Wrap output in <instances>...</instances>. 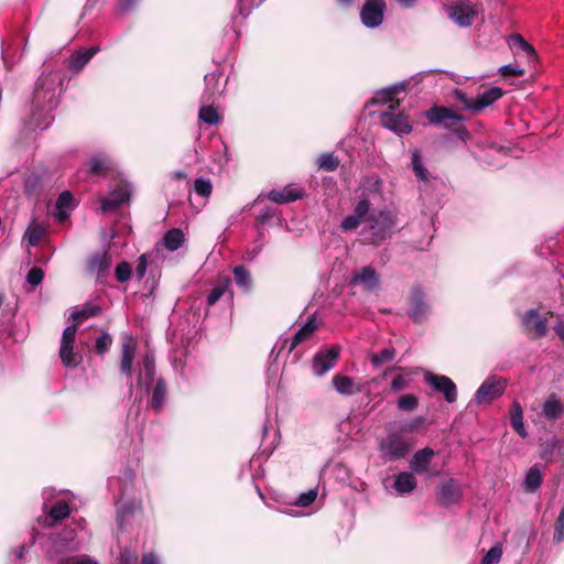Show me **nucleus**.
Instances as JSON below:
<instances>
[{
  "mask_svg": "<svg viewBox=\"0 0 564 564\" xmlns=\"http://www.w3.org/2000/svg\"><path fill=\"white\" fill-rule=\"evenodd\" d=\"M165 397H166V387L164 384V381L162 379H159L156 381V384H155V388H154V391L152 394V400H151V405L155 411H160L163 408Z\"/></svg>",
  "mask_w": 564,
  "mask_h": 564,
  "instance_id": "obj_38",
  "label": "nucleus"
},
{
  "mask_svg": "<svg viewBox=\"0 0 564 564\" xmlns=\"http://www.w3.org/2000/svg\"><path fill=\"white\" fill-rule=\"evenodd\" d=\"M398 106V101L390 104L389 110L380 115L381 124L397 134H408L411 132L412 126L403 113L395 112Z\"/></svg>",
  "mask_w": 564,
  "mask_h": 564,
  "instance_id": "obj_8",
  "label": "nucleus"
},
{
  "mask_svg": "<svg viewBox=\"0 0 564 564\" xmlns=\"http://www.w3.org/2000/svg\"><path fill=\"white\" fill-rule=\"evenodd\" d=\"M446 12L458 26L465 28L473 24L478 9L469 1L459 0L448 6Z\"/></svg>",
  "mask_w": 564,
  "mask_h": 564,
  "instance_id": "obj_7",
  "label": "nucleus"
},
{
  "mask_svg": "<svg viewBox=\"0 0 564 564\" xmlns=\"http://www.w3.org/2000/svg\"><path fill=\"white\" fill-rule=\"evenodd\" d=\"M76 333V325H69L62 334L59 357L66 368H76L82 361L80 354L74 351Z\"/></svg>",
  "mask_w": 564,
  "mask_h": 564,
  "instance_id": "obj_6",
  "label": "nucleus"
},
{
  "mask_svg": "<svg viewBox=\"0 0 564 564\" xmlns=\"http://www.w3.org/2000/svg\"><path fill=\"white\" fill-rule=\"evenodd\" d=\"M184 242L185 236L183 231L178 228L167 230L162 238V245L166 250L171 252L180 249L184 245Z\"/></svg>",
  "mask_w": 564,
  "mask_h": 564,
  "instance_id": "obj_31",
  "label": "nucleus"
},
{
  "mask_svg": "<svg viewBox=\"0 0 564 564\" xmlns=\"http://www.w3.org/2000/svg\"><path fill=\"white\" fill-rule=\"evenodd\" d=\"M229 283V279H226L225 283L215 286L207 296V304L209 306L216 304L224 295Z\"/></svg>",
  "mask_w": 564,
  "mask_h": 564,
  "instance_id": "obj_48",
  "label": "nucleus"
},
{
  "mask_svg": "<svg viewBox=\"0 0 564 564\" xmlns=\"http://www.w3.org/2000/svg\"><path fill=\"white\" fill-rule=\"evenodd\" d=\"M67 564H98L94 558L83 555L70 558Z\"/></svg>",
  "mask_w": 564,
  "mask_h": 564,
  "instance_id": "obj_61",
  "label": "nucleus"
},
{
  "mask_svg": "<svg viewBox=\"0 0 564 564\" xmlns=\"http://www.w3.org/2000/svg\"><path fill=\"white\" fill-rule=\"evenodd\" d=\"M369 231L372 236L371 241L375 245L380 243L387 238L395 225V217L391 212L380 210L371 214L369 217Z\"/></svg>",
  "mask_w": 564,
  "mask_h": 564,
  "instance_id": "obj_5",
  "label": "nucleus"
},
{
  "mask_svg": "<svg viewBox=\"0 0 564 564\" xmlns=\"http://www.w3.org/2000/svg\"><path fill=\"white\" fill-rule=\"evenodd\" d=\"M563 412V406L561 402L554 398H549L542 406V413L543 415L549 420H555L561 416Z\"/></svg>",
  "mask_w": 564,
  "mask_h": 564,
  "instance_id": "obj_34",
  "label": "nucleus"
},
{
  "mask_svg": "<svg viewBox=\"0 0 564 564\" xmlns=\"http://www.w3.org/2000/svg\"><path fill=\"white\" fill-rule=\"evenodd\" d=\"M317 164L326 171H334L338 166V160L332 153H324L318 158Z\"/></svg>",
  "mask_w": 564,
  "mask_h": 564,
  "instance_id": "obj_46",
  "label": "nucleus"
},
{
  "mask_svg": "<svg viewBox=\"0 0 564 564\" xmlns=\"http://www.w3.org/2000/svg\"><path fill=\"white\" fill-rule=\"evenodd\" d=\"M303 196V189L293 185H288L282 189H272L268 194V198L278 204H286L294 202Z\"/></svg>",
  "mask_w": 564,
  "mask_h": 564,
  "instance_id": "obj_21",
  "label": "nucleus"
},
{
  "mask_svg": "<svg viewBox=\"0 0 564 564\" xmlns=\"http://www.w3.org/2000/svg\"><path fill=\"white\" fill-rule=\"evenodd\" d=\"M394 348H384L379 354H376L371 357V364L373 367H379L382 364L389 362L395 357Z\"/></svg>",
  "mask_w": 564,
  "mask_h": 564,
  "instance_id": "obj_41",
  "label": "nucleus"
},
{
  "mask_svg": "<svg viewBox=\"0 0 564 564\" xmlns=\"http://www.w3.org/2000/svg\"><path fill=\"white\" fill-rule=\"evenodd\" d=\"M510 421L513 430L521 436H527V431L523 423V412L519 402H513L510 412Z\"/></svg>",
  "mask_w": 564,
  "mask_h": 564,
  "instance_id": "obj_33",
  "label": "nucleus"
},
{
  "mask_svg": "<svg viewBox=\"0 0 564 564\" xmlns=\"http://www.w3.org/2000/svg\"><path fill=\"white\" fill-rule=\"evenodd\" d=\"M499 72L503 76H521L524 74V69L518 64H507L499 68Z\"/></svg>",
  "mask_w": 564,
  "mask_h": 564,
  "instance_id": "obj_54",
  "label": "nucleus"
},
{
  "mask_svg": "<svg viewBox=\"0 0 564 564\" xmlns=\"http://www.w3.org/2000/svg\"><path fill=\"white\" fill-rule=\"evenodd\" d=\"M411 378L409 375H399L391 382V390L393 392L406 389L410 386Z\"/></svg>",
  "mask_w": 564,
  "mask_h": 564,
  "instance_id": "obj_52",
  "label": "nucleus"
},
{
  "mask_svg": "<svg viewBox=\"0 0 564 564\" xmlns=\"http://www.w3.org/2000/svg\"><path fill=\"white\" fill-rule=\"evenodd\" d=\"M155 375V361L151 354H147L142 358L141 369L138 377V386L149 391Z\"/></svg>",
  "mask_w": 564,
  "mask_h": 564,
  "instance_id": "obj_18",
  "label": "nucleus"
},
{
  "mask_svg": "<svg viewBox=\"0 0 564 564\" xmlns=\"http://www.w3.org/2000/svg\"><path fill=\"white\" fill-rule=\"evenodd\" d=\"M110 345H111V338L108 334H101L96 339V350L99 354H105L109 349Z\"/></svg>",
  "mask_w": 564,
  "mask_h": 564,
  "instance_id": "obj_55",
  "label": "nucleus"
},
{
  "mask_svg": "<svg viewBox=\"0 0 564 564\" xmlns=\"http://www.w3.org/2000/svg\"><path fill=\"white\" fill-rule=\"evenodd\" d=\"M384 11V0H366L360 10L362 24L370 29L379 26L383 21Z\"/></svg>",
  "mask_w": 564,
  "mask_h": 564,
  "instance_id": "obj_9",
  "label": "nucleus"
},
{
  "mask_svg": "<svg viewBox=\"0 0 564 564\" xmlns=\"http://www.w3.org/2000/svg\"><path fill=\"white\" fill-rule=\"evenodd\" d=\"M380 452L386 460H397L403 458L410 451V445L395 435H391L381 441Z\"/></svg>",
  "mask_w": 564,
  "mask_h": 564,
  "instance_id": "obj_12",
  "label": "nucleus"
},
{
  "mask_svg": "<svg viewBox=\"0 0 564 564\" xmlns=\"http://www.w3.org/2000/svg\"><path fill=\"white\" fill-rule=\"evenodd\" d=\"M398 408L402 411H413L417 408V398L413 394H402L398 399Z\"/></svg>",
  "mask_w": 564,
  "mask_h": 564,
  "instance_id": "obj_45",
  "label": "nucleus"
},
{
  "mask_svg": "<svg viewBox=\"0 0 564 564\" xmlns=\"http://www.w3.org/2000/svg\"><path fill=\"white\" fill-rule=\"evenodd\" d=\"M351 283L360 284L366 290L373 291L379 285V278L373 268L364 267L360 271L354 273Z\"/></svg>",
  "mask_w": 564,
  "mask_h": 564,
  "instance_id": "obj_22",
  "label": "nucleus"
},
{
  "mask_svg": "<svg viewBox=\"0 0 564 564\" xmlns=\"http://www.w3.org/2000/svg\"><path fill=\"white\" fill-rule=\"evenodd\" d=\"M506 388V382L497 377H489L478 388L475 394V401L478 404L489 403L499 398Z\"/></svg>",
  "mask_w": 564,
  "mask_h": 564,
  "instance_id": "obj_11",
  "label": "nucleus"
},
{
  "mask_svg": "<svg viewBox=\"0 0 564 564\" xmlns=\"http://www.w3.org/2000/svg\"><path fill=\"white\" fill-rule=\"evenodd\" d=\"M543 475L541 469L534 465L532 466L524 478L523 488L528 492L535 491L542 484Z\"/></svg>",
  "mask_w": 564,
  "mask_h": 564,
  "instance_id": "obj_32",
  "label": "nucleus"
},
{
  "mask_svg": "<svg viewBox=\"0 0 564 564\" xmlns=\"http://www.w3.org/2000/svg\"><path fill=\"white\" fill-rule=\"evenodd\" d=\"M316 498H317V490L310 489L306 492H302L295 500L294 505L299 506V507H307L312 502H314Z\"/></svg>",
  "mask_w": 564,
  "mask_h": 564,
  "instance_id": "obj_51",
  "label": "nucleus"
},
{
  "mask_svg": "<svg viewBox=\"0 0 564 564\" xmlns=\"http://www.w3.org/2000/svg\"><path fill=\"white\" fill-rule=\"evenodd\" d=\"M425 381L433 387L435 390L442 392L444 394L445 400L448 403H453L457 399V389L456 384L446 376L442 375H433L431 372H426L424 376Z\"/></svg>",
  "mask_w": 564,
  "mask_h": 564,
  "instance_id": "obj_14",
  "label": "nucleus"
},
{
  "mask_svg": "<svg viewBox=\"0 0 564 564\" xmlns=\"http://www.w3.org/2000/svg\"><path fill=\"white\" fill-rule=\"evenodd\" d=\"M147 258L144 254L140 256L138 259L137 268H135V274L138 279H142L147 271Z\"/></svg>",
  "mask_w": 564,
  "mask_h": 564,
  "instance_id": "obj_59",
  "label": "nucleus"
},
{
  "mask_svg": "<svg viewBox=\"0 0 564 564\" xmlns=\"http://www.w3.org/2000/svg\"><path fill=\"white\" fill-rule=\"evenodd\" d=\"M333 386L335 390L343 395H352L361 391L360 386H358L352 378L339 373L333 377Z\"/></svg>",
  "mask_w": 564,
  "mask_h": 564,
  "instance_id": "obj_27",
  "label": "nucleus"
},
{
  "mask_svg": "<svg viewBox=\"0 0 564 564\" xmlns=\"http://www.w3.org/2000/svg\"><path fill=\"white\" fill-rule=\"evenodd\" d=\"M98 51L99 47L96 46L73 53L68 61V68L74 73L80 72Z\"/></svg>",
  "mask_w": 564,
  "mask_h": 564,
  "instance_id": "obj_24",
  "label": "nucleus"
},
{
  "mask_svg": "<svg viewBox=\"0 0 564 564\" xmlns=\"http://www.w3.org/2000/svg\"><path fill=\"white\" fill-rule=\"evenodd\" d=\"M508 44L517 54L523 53L530 62L536 58V52L520 34H513L509 37Z\"/></svg>",
  "mask_w": 564,
  "mask_h": 564,
  "instance_id": "obj_29",
  "label": "nucleus"
},
{
  "mask_svg": "<svg viewBox=\"0 0 564 564\" xmlns=\"http://www.w3.org/2000/svg\"><path fill=\"white\" fill-rule=\"evenodd\" d=\"M131 194V184L127 182L120 183L109 193L108 197L101 198V210L109 212L120 207L122 204L129 202Z\"/></svg>",
  "mask_w": 564,
  "mask_h": 564,
  "instance_id": "obj_13",
  "label": "nucleus"
},
{
  "mask_svg": "<svg viewBox=\"0 0 564 564\" xmlns=\"http://www.w3.org/2000/svg\"><path fill=\"white\" fill-rule=\"evenodd\" d=\"M554 332L558 336V338L562 340V343L564 344V323L563 322L556 323L554 326Z\"/></svg>",
  "mask_w": 564,
  "mask_h": 564,
  "instance_id": "obj_64",
  "label": "nucleus"
},
{
  "mask_svg": "<svg viewBox=\"0 0 564 564\" xmlns=\"http://www.w3.org/2000/svg\"><path fill=\"white\" fill-rule=\"evenodd\" d=\"M369 210L370 202L367 198H360L354 213L343 219L340 227L345 231L356 229L364 221Z\"/></svg>",
  "mask_w": 564,
  "mask_h": 564,
  "instance_id": "obj_17",
  "label": "nucleus"
},
{
  "mask_svg": "<svg viewBox=\"0 0 564 564\" xmlns=\"http://www.w3.org/2000/svg\"><path fill=\"white\" fill-rule=\"evenodd\" d=\"M502 555L501 546L491 547L482 557L480 564H498Z\"/></svg>",
  "mask_w": 564,
  "mask_h": 564,
  "instance_id": "obj_49",
  "label": "nucleus"
},
{
  "mask_svg": "<svg viewBox=\"0 0 564 564\" xmlns=\"http://www.w3.org/2000/svg\"><path fill=\"white\" fill-rule=\"evenodd\" d=\"M111 263L112 258L108 251L96 252L88 261V270L97 276H105Z\"/></svg>",
  "mask_w": 564,
  "mask_h": 564,
  "instance_id": "obj_23",
  "label": "nucleus"
},
{
  "mask_svg": "<svg viewBox=\"0 0 564 564\" xmlns=\"http://www.w3.org/2000/svg\"><path fill=\"white\" fill-rule=\"evenodd\" d=\"M115 275L118 282H127L131 276V267L128 262H120L115 271Z\"/></svg>",
  "mask_w": 564,
  "mask_h": 564,
  "instance_id": "obj_50",
  "label": "nucleus"
},
{
  "mask_svg": "<svg viewBox=\"0 0 564 564\" xmlns=\"http://www.w3.org/2000/svg\"><path fill=\"white\" fill-rule=\"evenodd\" d=\"M119 564H138V554L127 549L120 552Z\"/></svg>",
  "mask_w": 564,
  "mask_h": 564,
  "instance_id": "obj_56",
  "label": "nucleus"
},
{
  "mask_svg": "<svg viewBox=\"0 0 564 564\" xmlns=\"http://www.w3.org/2000/svg\"><path fill=\"white\" fill-rule=\"evenodd\" d=\"M387 88L389 89L390 94L395 96L405 89V82L393 84Z\"/></svg>",
  "mask_w": 564,
  "mask_h": 564,
  "instance_id": "obj_62",
  "label": "nucleus"
},
{
  "mask_svg": "<svg viewBox=\"0 0 564 564\" xmlns=\"http://www.w3.org/2000/svg\"><path fill=\"white\" fill-rule=\"evenodd\" d=\"M58 82L59 75L57 73L42 74L35 85L33 106L34 110L43 112L45 122H40L35 116L32 119V124L35 129L44 130L50 124L47 113L53 110L58 104Z\"/></svg>",
  "mask_w": 564,
  "mask_h": 564,
  "instance_id": "obj_1",
  "label": "nucleus"
},
{
  "mask_svg": "<svg viewBox=\"0 0 564 564\" xmlns=\"http://www.w3.org/2000/svg\"><path fill=\"white\" fill-rule=\"evenodd\" d=\"M109 167V161L107 158L104 156H93L90 160V171L94 174L101 175L104 174Z\"/></svg>",
  "mask_w": 564,
  "mask_h": 564,
  "instance_id": "obj_44",
  "label": "nucleus"
},
{
  "mask_svg": "<svg viewBox=\"0 0 564 564\" xmlns=\"http://www.w3.org/2000/svg\"><path fill=\"white\" fill-rule=\"evenodd\" d=\"M194 189L198 195L209 197L213 192V184L208 178L198 177L195 180Z\"/></svg>",
  "mask_w": 564,
  "mask_h": 564,
  "instance_id": "obj_43",
  "label": "nucleus"
},
{
  "mask_svg": "<svg viewBox=\"0 0 564 564\" xmlns=\"http://www.w3.org/2000/svg\"><path fill=\"white\" fill-rule=\"evenodd\" d=\"M316 329V324L313 319L307 321L293 336L290 350L294 349L299 344L306 340Z\"/></svg>",
  "mask_w": 564,
  "mask_h": 564,
  "instance_id": "obj_35",
  "label": "nucleus"
},
{
  "mask_svg": "<svg viewBox=\"0 0 564 564\" xmlns=\"http://www.w3.org/2000/svg\"><path fill=\"white\" fill-rule=\"evenodd\" d=\"M142 564H159V560L153 553H148L143 555Z\"/></svg>",
  "mask_w": 564,
  "mask_h": 564,
  "instance_id": "obj_63",
  "label": "nucleus"
},
{
  "mask_svg": "<svg viewBox=\"0 0 564 564\" xmlns=\"http://www.w3.org/2000/svg\"><path fill=\"white\" fill-rule=\"evenodd\" d=\"M564 541V507L561 509L560 514L555 522L553 542L558 544Z\"/></svg>",
  "mask_w": 564,
  "mask_h": 564,
  "instance_id": "obj_47",
  "label": "nucleus"
},
{
  "mask_svg": "<svg viewBox=\"0 0 564 564\" xmlns=\"http://www.w3.org/2000/svg\"><path fill=\"white\" fill-rule=\"evenodd\" d=\"M139 0H119L118 10L121 12H128L132 10Z\"/></svg>",
  "mask_w": 564,
  "mask_h": 564,
  "instance_id": "obj_60",
  "label": "nucleus"
},
{
  "mask_svg": "<svg viewBox=\"0 0 564 564\" xmlns=\"http://www.w3.org/2000/svg\"><path fill=\"white\" fill-rule=\"evenodd\" d=\"M338 356L339 348L336 346L316 354L312 365L314 373L321 377L329 371L335 366Z\"/></svg>",
  "mask_w": 564,
  "mask_h": 564,
  "instance_id": "obj_15",
  "label": "nucleus"
},
{
  "mask_svg": "<svg viewBox=\"0 0 564 564\" xmlns=\"http://www.w3.org/2000/svg\"><path fill=\"white\" fill-rule=\"evenodd\" d=\"M409 316L415 322L425 321L431 314V305L420 288H413L409 297Z\"/></svg>",
  "mask_w": 564,
  "mask_h": 564,
  "instance_id": "obj_10",
  "label": "nucleus"
},
{
  "mask_svg": "<svg viewBox=\"0 0 564 564\" xmlns=\"http://www.w3.org/2000/svg\"><path fill=\"white\" fill-rule=\"evenodd\" d=\"M393 97L394 96L392 94H390L389 89L386 87L376 93V95L373 97V102H376V104H386V102L393 104L392 102Z\"/></svg>",
  "mask_w": 564,
  "mask_h": 564,
  "instance_id": "obj_57",
  "label": "nucleus"
},
{
  "mask_svg": "<svg viewBox=\"0 0 564 564\" xmlns=\"http://www.w3.org/2000/svg\"><path fill=\"white\" fill-rule=\"evenodd\" d=\"M438 499L444 506L456 503L460 499V490L453 479H449L440 486Z\"/></svg>",
  "mask_w": 564,
  "mask_h": 564,
  "instance_id": "obj_26",
  "label": "nucleus"
},
{
  "mask_svg": "<svg viewBox=\"0 0 564 564\" xmlns=\"http://www.w3.org/2000/svg\"><path fill=\"white\" fill-rule=\"evenodd\" d=\"M417 481L412 473L402 471L394 478V489L400 495L412 492L416 488Z\"/></svg>",
  "mask_w": 564,
  "mask_h": 564,
  "instance_id": "obj_30",
  "label": "nucleus"
},
{
  "mask_svg": "<svg viewBox=\"0 0 564 564\" xmlns=\"http://www.w3.org/2000/svg\"><path fill=\"white\" fill-rule=\"evenodd\" d=\"M198 117L199 120L212 126L217 124L220 120L217 109L213 106H202L199 109Z\"/></svg>",
  "mask_w": 564,
  "mask_h": 564,
  "instance_id": "obj_39",
  "label": "nucleus"
},
{
  "mask_svg": "<svg viewBox=\"0 0 564 564\" xmlns=\"http://www.w3.org/2000/svg\"><path fill=\"white\" fill-rule=\"evenodd\" d=\"M219 75L217 73H209L205 75V84H206V90L204 94V97H206V101H209L213 99L216 95H220L219 89L214 87V84L218 82Z\"/></svg>",
  "mask_w": 564,
  "mask_h": 564,
  "instance_id": "obj_40",
  "label": "nucleus"
},
{
  "mask_svg": "<svg viewBox=\"0 0 564 564\" xmlns=\"http://www.w3.org/2000/svg\"><path fill=\"white\" fill-rule=\"evenodd\" d=\"M411 167L420 183L421 195L424 198L431 187L442 184L441 180L433 176L425 166L419 149L411 150Z\"/></svg>",
  "mask_w": 564,
  "mask_h": 564,
  "instance_id": "obj_4",
  "label": "nucleus"
},
{
  "mask_svg": "<svg viewBox=\"0 0 564 564\" xmlns=\"http://www.w3.org/2000/svg\"><path fill=\"white\" fill-rule=\"evenodd\" d=\"M234 278L236 284L245 291H249L252 284L251 274L248 269L242 265L234 269Z\"/></svg>",
  "mask_w": 564,
  "mask_h": 564,
  "instance_id": "obj_37",
  "label": "nucleus"
},
{
  "mask_svg": "<svg viewBox=\"0 0 564 564\" xmlns=\"http://www.w3.org/2000/svg\"><path fill=\"white\" fill-rule=\"evenodd\" d=\"M44 235L45 228L40 225L29 227L25 232L30 246H36L42 240Z\"/></svg>",
  "mask_w": 564,
  "mask_h": 564,
  "instance_id": "obj_42",
  "label": "nucleus"
},
{
  "mask_svg": "<svg viewBox=\"0 0 564 564\" xmlns=\"http://www.w3.org/2000/svg\"><path fill=\"white\" fill-rule=\"evenodd\" d=\"M521 322L524 329L532 332L536 337H543L547 333V321L536 310L525 312Z\"/></svg>",
  "mask_w": 564,
  "mask_h": 564,
  "instance_id": "obj_16",
  "label": "nucleus"
},
{
  "mask_svg": "<svg viewBox=\"0 0 564 564\" xmlns=\"http://www.w3.org/2000/svg\"><path fill=\"white\" fill-rule=\"evenodd\" d=\"M426 117L433 124L445 123L451 120L453 123H457L462 120V117L454 111L445 107H434L427 111Z\"/></svg>",
  "mask_w": 564,
  "mask_h": 564,
  "instance_id": "obj_25",
  "label": "nucleus"
},
{
  "mask_svg": "<svg viewBox=\"0 0 564 564\" xmlns=\"http://www.w3.org/2000/svg\"><path fill=\"white\" fill-rule=\"evenodd\" d=\"M82 544L76 528H67L63 532L50 536L46 541V551L52 560L63 561L64 557L76 551Z\"/></svg>",
  "mask_w": 564,
  "mask_h": 564,
  "instance_id": "obj_2",
  "label": "nucleus"
},
{
  "mask_svg": "<svg viewBox=\"0 0 564 564\" xmlns=\"http://www.w3.org/2000/svg\"><path fill=\"white\" fill-rule=\"evenodd\" d=\"M44 279V272L41 268H32L28 275H26V281L29 284H31L32 286H37L42 283Z\"/></svg>",
  "mask_w": 564,
  "mask_h": 564,
  "instance_id": "obj_53",
  "label": "nucleus"
},
{
  "mask_svg": "<svg viewBox=\"0 0 564 564\" xmlns=\"http://www.w3.org/2000/svg\"><path fill=\"white\" fill-rule=\"evenodd\" d=\"M434 455V451L430 447H425L415 452L412 456V459L410 460L411 470L416 474L427 473Z\"/></svg>",
  "mask_w": 564,
  "mask_h": 564,
  "instance_id": "obj_20",
  "label": "nucleus"
},
{
  "mask_svg": "<svg viewBox=\"0 0 564 564\" xmlns=\"http://www.w3.org/2000/svg\"><path fill=\"white\" fill-rule=\"evenodd\" d=\"M94 315H96L95 310L83 308V310L74 311L72 313L70 317L74 322L79 323V322L87 319L90 316H94Z\"/></svg>",
  "mask_w": 564,
  "mask_h": 564,
  "instance_id": "obj_58",
  "label": "nucleus"
},
{
  "mask_svg": "<svg viewBox=\"0 0 564 564\" xmlns=\"http://www.w3.org/2000/svg\"><path fill=\"white\" fill-rule=\"evenodd\" d=\"M135 357V343L132 338H127L121 346L120 372L131 378L132 366Z\"/></svg>",
  "mask_w": 564,
  "mask_h": 564,
  "instance_id": "obj_19",
  "label": "nucleus"
},
{
  "mask_svg": "<svg viewBox=\"0 0 564 564\" xmlns=\"http://www.w3.org/2000/svg\"><path fill=\"white\" fill-rule=\"evenodd\" d=\"M69 513L70 509L66 501L59 500L55 502L48 510V518L51 520L50 524L67 518Z\"/></svg>",
  "mask_w": 564,
  "mask_h": 564,
  "instance_id": "obj_36",
  "label": "nucleus"
},
{
  "mask_svg": "<svg viewBox=\"0 0 564 564\" xmlns=\"http://www.w3.org/2000/svg\"><path fill=\"white\" fill-rule=\"evenodd\" d=\"M503 96V90L500 87H490L478 95L476 98H469L462 90L455 91L456 100L463 106L464 109L471 112H480Z\"/></svg>",
  "mask_w": 564,
  "mask_h": 564,
  "instance_id": "obj_3",
  "label": "nucleus"
},
{
  "mask_svg": "<svg viewBox=\"0 0 564 564\" xmlns=\"http://www.w3.org/2000/svg\"><path fill=\"white\" fill-rule=\"evenodd\" d=\"M73 194L69 191H64L59 194L56 200V210L54 213V217L61 223L65 221L68 218L69 212L73 209Z\"/></svg>",
  "mask_w": 564,
  "mask_h": 564,
  "instance_id": "obj_28",
  "label": "nucleus"
}]
</instances>
